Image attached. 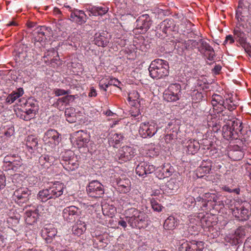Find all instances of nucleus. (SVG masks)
<instances>
[{"mask_svg": "<svg viewBox=\"0 0 251 251\" xmlns=\"http://www.w3.org/2000/svg\"><path fill=\"white\" fill-rule=\"evenodd\" d=\"M66 120L70 123H74L76 120L75 109L74 107H69L65 110Z\"/></svg>", "mask_w": 251, "mask_h": 251, "instance_id": "nucleus-42", "label": "nucleus"}, {"mask_svg": "<svg viewBox=\"0 0 251 251\" xmlns=\"http://www.w3.org/2000/svg\"><path fill=\"white\" fill-rule=\"evenodd\" d=\"M225 101L226 99L222 95L214 94L211 97V102L214 109L217 105H219L220 110H221Z\"/></svg>", "mask_w": 251, "mask_h": 251, "instance_id": "nucleus-39", "label": "nucleus"}, {"mask_svg": "<svg viewBox=\"0 0 251 251\" xmlns=\"http://www.w3.org/2000/svg\"><path fill=\"white\" fill-rule=\"evenodd\" d=\"M79 38L78 36L75 35H71L69 36L67 40V44L77 49L79 45Z\"/></svg>", "mask_w": 251, "mask_h": 251, "instance_id": "nucleus-55", "label": "nucleus"}, {"mask_svg": "<svg viewBox=\"0 0 251 251\" xmlns=\"http://www.w3.org/2000/svg\"><path fill=\"white\" fill-rule=\"evenodd\" d=\"M188 251H202L204 248V243L201 241H191Z\"/></svg>", "mask_w": 251, "mask_h": 251, "instance_id": "nucleus-48", "label": "nucleus"}, {"mask_svg": "<svg viewBox=\"0 0 251 251\" xmlns=\"http://www.w3.org/2000/svg\"><path fill=\"white\" fill-rule=\"evenodd\" d=\"M247 13V8L238 7L236 10V18L238 22L247 21L248 20Z\"/></svg>", "mask_w": 251, "mask_h": 251, "instance_id": "nucleus-40", "label": "nucleus"}, {"mask_svg": "<svg viewBox=\"0 0 251 251\" xmlns=\"http://www.w3.org/2000/svg\"><path fill=\"white\" fill-rule=\"evenodd\" d=\"M139 95L137 91H133L128 94V100L131 106H140Z\"/></svg>", "mask_w": 251, "mask_h": 251, "instance_id": "nucleus-44", "label": "nucleus"}, {"mask_svg": "<svg viewBox=\"0 0 251 251\" xmlns=\"http://www.w3.org/2000/svg\"><path fill=\"white\" fill-rule=\"evenodd\" d=\"M107 80V83L106 85H105L106 87H108L110 85H114L121 89V88L120 87V86L121 84V82L120 81H119L118 79L114 77H109Z\"/></svg>", "mask_w": 251, "mask_h": 251, "instance_id": "nucleus-61", "label": "nucleus"}, {"mask_svg": "<svg viewBox=\"0 0 251 251\" xmlns=\"http://www.w3.org/2000/svg\"><path fill=\"white\" fill-rule=\"evenodd\" d=\"M243 251H251V237L248 238L244 244Z\"/></svg>", "mask_w": 251, "mask_h": 251, "instance_id": "nucleus-64", "label": "nucleus"}, {"mask_svg": "<svg viewBox=\"0 0 251 251\" xmlns=\"http://www.w3.org/2000/svg\"><path fill=\"white\" fill-rule=\"evenodd\" d=\"M196 204L195 199L190 196H185L184 199L183 201V207L186 209L192 210Z\"/></svg>", "mask_w": 251, "mask_h": 251, "instance_id": "nucleus-41", "label": "nucleus"}, {"mask_svg": "<svg viewBox=\"0 0 251 251\" xmlns=\"http://www.w3.org/2000/svg\"><path fill=\"white\" fill-rule=\"evenodd\" d=\"M81 211L75 206L71 205L65 207L62 211V216L64 220L73 223L80 216Z\"/></svg>", "mask_w": 251, "mask_h": 251, "instance_id": "nucleus-15", "label": "nucleus"}, {"mask_svg": "<svg viewBox=\"0 0 251 251\" xmlns=\"http://www.w3.org/2000/svg\"><path fill=\"white\" fill-rule=\"evenodd\" d=\"M44 57L48 58V60L49 58L50 59V64L53 67L57 66L60 64L58 52L53 49L49 50L48 51V54L46 56H45Z\"/></svg>", "mask_w": 251, "mask_h": 251, "instance_id": "nucleus-35", "label": "nucleus"}, {"mask_svg": "<svg viewBox=\"0 0 251 251\" xmlns=\"http://www.w3.org/2000/svg\"><path fill=\"white\" fill-rule=\"evenodd\" d=\"M169 64L166 60L156 59L152 61L149 68L150 76L153 79H161L169 75Z\"/></svg>", "mask_w": 251, "mask_h": 251, "instance_id": "nucleus-4", "label": "nucleus"}, {"mask_svg": "<svg viewBox=\"0 0 251 251\" xmlns=\"http://www.w3.org/2000/svg\"><path fill=\"white\" fill-rule=\"evenodd\" d=\"M52 30L51 28L46 26H39L35 28L34 33V41L35 46H39L41 42L51 36Z\"/></svg>", "mask_w": 251, "mask_h": 251, "instance_id": "nucleus-11", "label": "nucleus"}, {"mask_svg": "<svg viewBox=\"0 0 251 251\" xmlns=\"http://www.w3.org/2000/svg\"><path fill=\"white\" fill-rule=\"evenodd\" d=\"M187 153L195 154L201 148L200 143L196 140L190 139L184 142L183 146Z\"/></svg>", "mask_w": 251, "mask_h": 251, "instance_id": "nucleus-23", "label": "nucleus"}, {"mask_svg": "<svg viewBox=\"0 0 251 251\" xmlns=\"http://www.w3.org/2000/svg\"><path fill=\"white\" fill-rule=\"evenodd\" d=\"M155 171V167L149 162L142 161L136 166L135 171L137 175L145 177Z\"/></svg>", "mask_w": 251, "mask_h": 251, "instance_id": "nucleus-18", "label": "nucleus"}, {"mask_svg": "<svg viewBox=\"0 0 251 251\" xmlns=\"http://www.w3.org/2000/svg\"><path fill=\"white\" fill-rule=\"evenodd\" d=\"M242 123L240 120L233 118L229 120L222 128V135L227 140L237 139L241 134Z\"/></svg>", "mask_w": 251, "mask_h": 251, "instance_id": "nucleus-3", "label": "nucleus"}, {"mask_svg": "<svg viewBox=\"0 0 251 251\" xmlns=\"http://www.w3.org/2000/svg\"><path fill=\"white\" fill-rule=\"evenodd\" d=\"M24 94V90L22 88H19L17 91H14L9 94L6 99V102L11 104L13 103L16 100L22 96Z\"/></svg>", "mask_w": 251, "mask_h": 251, "instance_id": "nucleus-43", "label": "nucleus"}, {"mask_svg": "<svg viewBox=\"0 0 251 251\" xmlns=\"http://www.w3.org/2000/svg\"><path fill=\"white\" fill-rule=\"evenodd\" d=\"M235 38L241 45L245 43L247 40L245 33L241 31L239 27L235 28L233 31Z\"/></svg>", "mask_w": 251, "mask_h": 251, "instance_id": "nucleus-49", "label": "nucleus"}, {"mask_svg": "<svg viewBox=\"0 0 251 251\" xmlns=\"http://www.w3.org/2000/svg\"><path fill=\"white\" fill-rule=\"evenodd\" d=\"M195 206L199 210L210 211L213 209L210 204H212V202L210 201H207L206 199H204L203 197L201 196L198 197L195 199Z\"/></svg>", "mask_w": 251, "mask_h": 251, "instance_id": "nucleus-31", "label": "nucleus"}, {"mask_svg": "<svg viewBox=\"0 0 251 251\" xmlns=\"http://www.w3.org/2000/svg\"><path fill=\"white\" fill-rule=\"evenodd\" d=\"M200 144L202 150L207 151L209 150L213 145V142L211 139L207 138L203 139Z\"/></svg>", "mask_w": 251, "mask_h": 251, "instance_id": "nucleus-56", "label": "nucleus"}, {"mask_svg": "<svg viewBox=\"0 0 251 251\" xmlns=\"http://www.w3.org/2000/svg\"><path fill=\"white\" fill-rule=\"evenodd\" d=\"M207 198L208 200L207 201H210L212 202V204H210L211 207L213 209H215L216 210H218L219 207L218 206L220 205L219 203L220 202V201H217V196L213 194H211L209 193H206L204 194V198Z\"/></svg>", "mask_w": 251, "mask_h": 251, "instance_id": "nucleus-46", "label": "nucleus"}, {"mask_svg": "<svg viewBox=\"0 0 251 251\" xmlns=\"http://www.w3.org/2000/svg\"><path fill=\"white\" fill-rule=\"evenodd\" d=\"M200 218L201 226L204 229L213 227L217 223V217L215 214L201 213Z\"/></svg>", "mask_w": 251, "mask_h": 251, "instance_id": "nucleus-21", "label": "nucleus"}, {"mask_svg": "<svg viewBox=\"0 0 251 251\" xmlns=\"http://www.w3.org/2000/svg\"><path fill=\"white\" fill-rule=\"evenodd\" d=\"M151 24L152 21L149 15L143 14L136 20V28L134 29L133 32L136 33L144 34L150 28Z\"/></svg>", "mask_w": 251, "mask_h": 251, "instance_id": "nucleus-9", "label": "nucleus"}, {"mask_svg": "<svg viewBox=\"0 0 251 251\" xmlns=\"http://www.w3.org/2000/svg\"><path fill=\"white\" fill-rule=\"evenodd\" d=\"M86 229V224L81 221H78L73 226V233L77 236L82 235Z\"/></svg>", "mask_w": 251, "mask_h": 251, "instance_id": "nucleus-37", "label": "nucleus"}, {"mask_svg": "<svg viewBox=\"0 0 251 251\" xmlns=\"http://www.w3.org/2000/svg\"><path fill=\"white\" fill-rule=\"evenodd\" d=\"M74 99V96L71 95H66L64 97L59 98L57 101L59 103L68 104L71 100H73Z\"/></svg>", "mask_w": 251, "mask_h": 251, "instance_id": "nucleus-63", "label": "nucleus"}, {"mask_svg": "<svg viewBox=\"0 0 251 251\" xmlns=\"http://www.w3.org/2000/svg\"><path fill=\"white\" fill-rule=\"evenodd\" d=\"M25 106L26 108L38 109L37 106V102L32 98H29L25 103Z\"/></svg>", "mask_w": 251, "mask_h": 251, "instance_id": "nucleus-62", "label": "nucleus"}, {"mask_svg": "<svg viewBox=\"0 0 251 251\" xmlns=\"http://www.w3.org/2000/svg\"><path fill=\"white\" fill-rule=\"evenodd\" d=\"M135 150L129 146H124L119 150L116 155V159L120 163L130 160L135 155Z\"/></svg>", "mask_w": 251, "mask_h": 251, "instance_id": "nucleus-12", "label": "nucleus"}, {"mask_svg": "<svg viewBox=\"0 0 251 251\" xmlns=\"http://www.w3.org/2000/svg\"><path fill=\"white\" fill-rule=\"evenodd\" d=\"M158 127L154 122L142 123L139 127V133L142 138L152 137L157 131Z\"/></svg>", "mask_w": 251, "mask_h": 251, "instance_id": "nucleus-10", "label": "nucleus"}, {"mask_svg": "<svg viewBox=\"0 0 251 251\" xmlns=\"http://www.w3.org/2000/svg\"><path fill=\"white\" fill-rule=\"evenodd\" d=\"M61 158V163L67 171H73L78 168V157L72 151H67L62 152Z\"/></svg>", "mask_w": 251, "mask_h": 251, "instance_id": "nucleus-5", "label": "nucleus"}, {"mask_svg": "<svg viewBox=\"0 0 251 251\" xmlns=\"http://www.w3.org/2000/svg\"><path fill=\"white\" fill-rule=\"evenodd\" d=\"M87 10L89 12V15L101 16L107 13L109 8L104 4H100V5L89 6Z\"/></svg>", "mask_w": 251, "mask_h": 251, "instance_id": "nucleus-25", "label": "nucleus"}, {"mask_svg": "<svg viewBox=\"0 0 251 251\" xmlns=\"http://www.w3.org/2000/svg\"><path fill=\"white\" fill-rule=\"evenodd\" d=\"M3 167L7 170L16 171L23 164L21 156L18 153H9L4 156Z\"/></svg>", "mask_w": 251, "mask_h": 251, "instance_id": "nucleus-7", "label": "nucleus"}, {"mask_svg": "<svg viewBox=\"0 0 251 251\" xmlns=\"http://www.w3.org/2000/svg\"><path fill=\"white\" fill-rule=\"evenodd\" d=\"M125 212L126 219L132 228H144L150 224L148 215L135 208H128Z\"/></svg>", "mask_w": 251, "mask_h": 251, "instance_id": "nucleus-1", "label": "nucleus"}, {"mask_svg": "<svg viewBox=\"0 0 251 251\" xmlns=\"http://www.w3.org/2000/svg\"><path fill=\"white\" fill-rule=\"evenodd\" d=\"M89 141V135L83 130L76 131L72 135V142L75 144L78 148L86 147Z\"/></svg>", "mask_w": 251, "mask_h": 251, "instance_id": "nucleus-14", "label": "nucleus"}, {"mask_svg": "<svg viewBox=\"0 0 251 251\" xmlns=\"http://www.w3.org/2000/svg\"><path fill=\"white\" fill-rule=\"evenodd\" d=\"M151 207L154 211L157 212L161 211L163 206L158 202L156 198H152L151 200Z\"/></svg>", "mask_w": 251, "mask_h": 251, "instance_id": "nucleus-59", "label": "nucleus"}, {"mask_svg": "<svg viewBox=\"0 0 251 251\" xmlns=\"http://www.w3.org/2000/svg\"><path fill=\"white\" fill-rule=\"evenodd\" d=\"M56 229L53 227H45L42 230V235L47 243H51L57 234Z\"/></svg>", "mask_w": 251, "mask_h": 251, "instance_id": "nucleus-33", "label": "nucleus"}, {"mask_svg": "<svg viewBox=\"0 0 251 251\" xmlns=\"http://www.w3.org/2000/svg\"><path fill=\"white\" fill-rule=\"evenodd\" d=\"M178 224V220L173 216H170L165 221L164 228L166 230H173Z\"/></svg>", "mask_w": 251, "mask_h": 251, "instance_id": "nucleus-38", "label": "nucleus"}, {"mask_svg": "<svg viewBox=\"0 0 251 251\" xmlns=\"http://www.w3.org/2000/svg\"><path fill=\"white\" fill-rule=\"evenodd\" d=\"M228 155L229 157L234 160V161H238L242 159L244 156V152L241 150H234L230 151Z\"/></svg>", "mask_w": 251, "mask_h": 251, "instance_id": "nucleus-50", "label": "nucleus"}, {"mask_svg": "<svg viewBox=\"0 0 251 251\" xmlns=\"http://www.w3.org/2000/svg\"><path fill=\"white\" fill-rule=\"evenodd\" d=\"M86 191L90 197L94 198L102 197L104 192L103 185L97 180H93L89 182Z\"/></svg>", "mask_w": 251, "mask_h": 251, "instance_id": "nucleus-13", "label": "nucleus"}, {"mask_svg": "<svg viewBox=\"0 0 251 251\" xmlns=\"http://www.w3.org/2000/svg\"><path fill=\"white\" fill-rule=\"evenodd\" d=\"M125 212L126 219L132 228H144L150 224L148 215L135 208H128Z\"/></svg>", "mask_w": 251, "mask_h": 251, "instance_id": "nucleus-2", "label": "nucleus"}, {"mask_svg": "<svg viewBox=\"0 0 251 251\" xmlns=\"http://www.w3.org/2000/svg\"><path fill=\"white\" fill-rule=\"evenodd\" d=\"M181 86L178 83L170 85L163 94L164 99L169 102L176 101L179 99Z\"/></svg>", "mask_w": 251, "mask_h": 251, "instance_id": "nucleus-8", "label": "nucleus"}, {"mask_svg": "<svg viewBox=\"0 0 251 251\" xmlns=\"http://www.w3.org/2000/svg\"><path fill=\"white\" fill-rule=\"evenodd\" d=\"M177 27L174 20L167 19L160 23L155 27L156 35L159 38H164L172 31H176Z\"/></svg>", "mask_w": 251, "mask_h": 251, "instance_id": "nucleus-6", "label": "nucleus"}, {"mask_svg": "<svg viewBox=\"0 0 251 251\" xmlns=\"http://www.w3.org/2000/svg\"><path fill=\"white\" fill-rule=\"evenodd\" d=\"M38 210L36 208L27 210L25 213V218L26 222L29 224L35 223L38 217Z\"/></svg>", "mask_w": 251, "mask_h": 251, "instance_id": "nucleus-34", "label": "nucleus"}, {"mask_svg": "<svg viewBox=\"0 0 251 251\" xmlns=\"http://www.w3.org/2000/svg\"><path fill=\"white\" fill-rule=\"evenodd\" d=\"M33 51V49H31L26 45H22L18 50V57L19 58V61L22 62L27 60L28 61H32L35 59V55L38 54V51H36L35 53L34 52H31L30 50Z\"/></svg>", "mask_w": 251, "mask_h": 251, "instance_id": "nucleus-17", "label": "nucleus"}, {"mask_svg": "<svg viewBox=\"0 0 251 251\" xmlns=\"http://www.w3.org/2000/svg\"><path fill=\"white\" fill-rule=\"evenodd\" d=\"M230 209L233 215L239 220L246 221L249 219L250 215V211L245 208L243 205L240 204L239 203L237 202L236 204H234V207H231Z\"/></svg>", "mask_w": 251, "mask_h": 251, "instance_id": "nucleus-16", "label": "nucleus"}, {"mask_svg": "<svg viewBox=\"0 0 251 251\" xmlns=\"http://www.w3.org/2000/svg\"><path fill=\"white\" fill-rule=\"evenodd\" d=\"M94 43L99 47H105L109 43L107 33L104 32L96 33L94 36Z\"/></svg>", "mask_w": 251, "mask_h": 251, "instance_id": "nucleus-29", "label": "nucleus"}, {"mask_svg": "<svg viewBox=\"0 0 251 251\" xmlns=\"http://www.w3.org/2000/svg\"><path fill=\"white\" fill-rule=\"evenodd\" d=\"M124 136L121 133H115L111 136L109 140V143L114 147L119 144L123 140Z\"/></svg>", "mask_w": 251, "mask_h": 251, "instance_id": "nucleus-53", "label": "nucleus"}, {"mask_svg": "<svg viewBox=\"0 0 251 251\" xmlns=\"http://www.w3.org/2000/svg\"><path fill=\"white\" fill-rule=\"evenodd\" d=\"M38 109H34L33 108H26L25 107V112L26 116H27L29 121L30 120L32 119H33L36 114L37 112L38 111Z\"/></svg>", "mask_w": 251, "mask_h": 251, "instance_id": "nucleus-60", "label": "nucleus"}, {"mask_svg": "<svg viewBox=\"0 0 251 251\" xmlns=\"http://www.w3.org/2000/svg\"><path fill=\"white\" fill-rule=\"evenodd\" d=\"M174 172V168L170 164H165L163 167L156 172V176L159 179L168 177L172 175Z\"/></svg>", "mask_w": 251, "mask_h": 251, "instance_id": "nucleus-32", "label": "nucleus"}, {"mask_svg": "<svg viewBox=\"0 0 251 251\" xmlns=\"http://www.w3.org/2000/svg\"><path fill=\"white\" fill-rule=\"evenodd\" d=\"M31 191L26 187H20L13 194V199L19 204L25 203L29 200Z\"/></svg>", "mask_w": 251, "mask_h": 251, "instance_id": "nucleus-19", "label": "nucleus"}, {"mask_svg": "<svg viewBox=\"0 0 251 251\" xmlns=\"http://www.w3.org/2000/svg\"><path fill=\"white\" fill-rule=\"evenodd\" d=\"M237 106V105L233 101L232 98H226L224 105H223L221 110H219L217 113H222L224 109H228L229 111H232L236 108Z\"/></svg>", "mask_w": 251, "mask_h": 251, "instance_id": "nucleus-45", "label": "nucleus"}, {"mask_svg": "<svg viewBox=\"0 0 251 251\" xmlns=\"http://www.w3.org/2000/svg\"><path fill=\"white\" fill-rule=\"evenodd\" d=\"M245 229L243 227H238L235 231L234 235H233V241L232 244L234 245L238 244L240 239L245 236Z\"/></svg>", "mask_w": 251, "mask_h": 251, "instance_id": "nucleus-47", "label": "nucleus"}, {"mask_svg": "<svg viewBox=\"0 0 251 251\" xmlns=\"http://www.w3.org/2000/svg\"><path fill=\"white\" fill-rule=\"evenodd\" d=\"M139 106H132L130 110V114L131 117H133L137 120L138 122L142 121V116L138 107Z\"/></svg>", "mask_w": 251, "mask_h": 251, "instance_id": "nucleus-54", "label": "nucleus"}, {"mask_svg": "<svg viewBox=\"0 0 251 251\" xmlns=\"http://www.w3.org/2000/svg\"><path fill=\"white\" fill-rule=\"evenodd\" d=\"M166 132L167 134L165 136V142L167 144L171 143L177 137L176 126L172 123H169L166 127Z\"/></svg>", "mask_w": 251, "mask_h": 251, "instance_id": "nucleus-27", "label": "nucleus"}, {"mask_svg": "<svg viewBox=\"0 0 251 251\" xmlns=\"http://www.w3.org/2000/svg\"><path fill=\"white\" fill-rule=\"evenodd\" d=\"M213 162L210 159L203 160L201 163L198 169L197 174L200 173L199 177L203 176L205 174H209L212 169Z\"/></svg>", "mask_w": 251, "mask_h": 251, "instance_id": "nucleus-30", "label": "nucleus"}, {"mask_svg": "<svg viewBox=\"0 0 251 251\" xmlns=\"http://www.w3.org/2000/svg\"><path fill=\"white\" fill-rule=\"evenodd\" d=\"M64 189V186L63 183L59 182H56L54 183L52 186L46 189L50 200H55L57 198H58L62 195Z\"/></svg>", "mask_w": 251, "mask_h": 251, "instance_id": "nucleus-22", "label": "nucleus"}, {"mask_svg": "<svg viewBox=\"0 0 251 251\" xmlns=\"http://www.w3.org/2000/svg\"><path fill=\"white\" fill-rule=\"evenodd\" d=\"M54 157L52 155L44 154L39 158L38 166L41 169H48L53 164Z\"/></svg>", "mask_w": 251, "mask_h": 251, "instance_id": "nucleus-28", "label": "nucleus"}, {"mask_svg": "<svg viewBox=\"0 0 251 251\" xmlns=\"http://www.w3.org/2000/svg\"><path fill=\"white\" fill-rule=\"evenodd\" d=\"M147 154L151 157L157 156L159 154V148L155 145H151L148 149Z\"/></svg>", "mask_w": 251, "mask_h": 251, "instance_id": "nucleus-58", "label": "nucleus"}, {"mask_svg": "<svg viewBox=\"0 0 251 251\" xmlns=\"http://www.w3.org/2000/svg\"><path fill=\"white\" fill-rule=\"evenodd\" d=\"M200 214L199 213L198 215H190L188 217V223L189 225V229L190 230L191 229H193L194 231H198L199 229V226L198 224H200Z\"/></svg>", "mask_w": 251, "mask_h": 251, "instance_id": "nucleus-36", "label": "nucleus"}, {"mask_svg": "<svg viewBox=\"0 0 251 251\" xmlns=\"http://www.w3.org/2000/svg\"><path fill=\"white\" fill-rule=\"evenodd\" d=\"M37 199L42 202H46L50 200L46 189L40 191L37 195Z\"/></svg>", "mask_w": 251, "mask_h": 251, "instance_id": "nucleus-57", "label": "nucleus"}, {"mask_svg": "<svg viewBox=\"0 0 251 251\" xmlns=\"http://www.w3.org/2000/svg\"><path fill=\"white\" fill-rule=\"evenodd\" d=\"M70 18L72 21L81 25L86 22L87 16L83 11L74 9Z\"/></svg>", "mask_w": 251, "mask_h": 251, "instance_id": "nucleus-24", "label": "nucleus"}, {"mask_svg": "<svg viewBox=\"0 0 251 251\" xmlns=\"http://www.w3.org/2000/svg\"><path fill=\"white\" fill-rule=\"evenodd\" d=\"M191 241L183 239L179 240L177 243V251H188Z\"/></svg>", "mask_w": 251, "mask_h": 251, "instance_id": "nucleus-51", "label": "nucleus"}, {"mask_svg": "<svg viewBox=\"0 0 251 251\" xmlns=\"http://www.w3.org/2000/svg\"><path fill=\"white\" fill-rule=\"evenodd\" d=\"M38 145V139L33 136H28L26 141V146L32 151L37 148Z\"/></svg>", "mask_w": 251, "mask_h": 251, "instance_id": "nucleus-52", "label": "nucleus"}, {"mask_svg": "<svg viewBox=\"0 0 251 251\" xmlns=\"http://www.w3.org/2000/svg\"><path fill=\"white\" fill-rule=\"evenodd\" d=\"M118 189L122 193H126L130 190V181L125 176H121L116 180Z\"/></svg>", "mask_w": 251, "mask_h": 251, "instance_id": "nucleus-26", "label": "nucleus"}, {"mask_svg": "<svg viewBox=\"0 0 251 251\" xmlns=\"http://www.w3.org/2000/svg\"><path fill=\"white\" fill-rule=\"evenodd\" d=\"M45 142L50 143L52 147L58 145L61 140V135L55 129H50L47 130L44 136Z\"/></svg>", "mask_w": 251, "mask_h": 251, "instance_id": "nucleus-20", "label": "nucleus"}]
</instances>
